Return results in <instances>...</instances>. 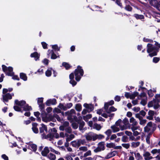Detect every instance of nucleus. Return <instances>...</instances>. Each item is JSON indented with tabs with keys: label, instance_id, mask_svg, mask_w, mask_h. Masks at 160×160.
I'll return each mask as SVG.
<instances>
[{
	"label": "nucleus",
	"instance_id": "obj_27",
	"mask_svg": "<svg viewBox=\"0 0 160 160\" xmlns=\"http://www.w3.org/2000/svg\"><path fill=\"white\" fill-rule=\"evenodd\" d=\"M78 123L79 124V129L80 130H82L84 126L85 125L84 122L82 121H80L78 122Z\"/></svg>",
	"mask_w": 160,
	"mask_h": 160
},
{
	"label": "nucleus",
	"instance_id": "obj_20",
	"mask_svg": "<svg viewBox=\"0 0 160 160\" xmlns=\"http://www.w3.org/2000/svg\"><path fill=\"white\" fill-rule=\"evenodd\" d=\"M47 157L50 160H55L56 158V155L51 153H50Z\"/></svg>",
	"mask_w": 160,
	"mask_h": 160
},
{
	"label": "nucleus",
	"instance_id": "obj_22",
	"mask_svg": "<svg viewBox=\"0 0 160 160\" xmlns=\"http://www.w3.org/2000/svg\"><path fill=\"white\" fill-rule=\"evenodd\" d=\"M133 16L135 17L137 19H144V17L143 15H139L138 14H134Z\"/></svg>",
	"mask_w": 160,
	"mask_h": 160
},
{
	"label": "nucleus",
	"instance_id": "obj_14",
	"mask_svg": "<svg viewBox=\"0 0 160 160\" xmlns=\"http://www.w3.org/2000/svg\"><path fill=\"white\" fill-rule=\"evenodd\" d=\"M42 120L43 122H47L48 121H52V119H53V117L52 116H49L48 118L47 116L45 117H42Z\"/></svg>",
	"mask_w": 160,
	"mask_h": 160
},
{
	"label": "nucleus",
	"instance_id": "obj_35",
	"mask_svg": "<svg viewBox=\"0 0 160 160\" xmlns=\"http://www.w3.org/2000/svg\"><path fill=\"white\" fill-rule=\"evenodd\" d=\"M75 136L73 134H71L69 135V137H68L66 138V141L69 142L74 138Z\"/></svg>",
	"mask_w": 160,
	"mask_h": 160
},
{
	"label": "nucleus",
	"instance_id": "obj_39",
	"mask_svg": "<svg viewBox=\"0 0 160 160\" xmlns=\"http://www.w3.org/2000/svg\"><path fill=\"white\" fill-rule=\"evenodd\" d=\"M143 41L145 42H149L150 43H152L153 42L152 39L147 38L145 37L143 38Z\"/></svg>",
	"mask_w": 160,
	"mask_h": 160
},
{
	"label": "nucleus",
	"instance_id": "obj_50",
	"mask_svg": "<svg viewBox=\"0 0 160 160\" xmlns=\"http://www.w3.org/2000/svg\"><path fill=\"white\" fill-rule=\"evenodd\" d=\"M160 60V58L158 57H154L153 58L152 61L155 63L158 62Z\"/></svg>",
	"mask_w": 160,
	"mask_h": 160
},
{
	"label": "nucleus",
	"instance_id": "obj_46",
	"mask_svg": "<svg viewBox=\"0 0 160 160\" xmlns=\"http://www.w3.org/2000/svg\"><path fill=\"white\" fill-rule=\"evenodd\" d=\"M38 105L41 111H43L45 110V105L43 103L42 104L40 103Z\"/></svg>",
	"mask_w": 160,
	"mask_h": 160
},
{
	"label": "nucleus",
	"instance_id": "obj_42",
	"mask_svg": "<svg viewBox=\"0 0 160 160\" xmlns=\"http://www.w3.org/2000/svg\"><path fill=\"white\" fill-rule=\"evenodd\" d=\"M86 139L87 141H91L92 139V135H87L85 136Z\"/></svg>",
	"mask_w": 160,
	"mask_h": 160
},
{
	"label": "nucleus",
	"instance_id": "obj_3",
	"mask_svg": "<svg viewBox=\"0 0 160 160\" xmlns=\"http://www.w3.org/2000/svg\"><path fill=\"white\" fill-rule=\"evenodd\" d=\"M125 3L126 4L125 6L124 7V9L128 12H131L132 10V7L129 5L127 4L128 3H130L131 5H132V3H131L130 1L128 0H125Z\"/></svg>",
	"mask_w": 160,
	"mask_h": 160
},
{
	"label": "nucleus",
	"instance_id": "obj_41",
	"mask_svg": "<svg viewBox=\"0 0 160 160\" xmlns=\"http://www.w3.org/2000/svg\"><path fill=\"white\" fill-rule=\"evenodd\" d=\"M110 105H109L108 102L105 103L104 108L106 112V111H107L109 109L108 107Z\"/></svg>",
	"mask_w": 160,
	"mask_h": 160
},
{
	"label": "nucleus",
	"instance_id": "obj_52",
	"mask_svg": "<svg viewBox=\"0 0 160 160\" xmlns=\"http://www.w3.org/2000/svg\"><path fill=\"white\" fill-rule=\"evenodd\" d=\"M122 146L124 148L128 149L129 148L130 144L129 143H122Z\"/></svg>",
	"mask_w": 160,
	"mask_h": 160
},
{
	"label": "nucleus",
	"instance_id": "obj_53",
	"mask_svg": "<svg viewBox=\"0 0 160 160\" xmlns=\"http://www.w3.org/2000/svg\"><path fill=\"white\" fill-rule=\"evenodd\" d=\"M69 83L71 84L73 87L75 86L77 82L74 79L70 80L69 81Z\"/></svg>",
	"mask_w": 160,
	"mask_h": 160
},
{
	"label": "nucleus",
	"instance_id": "obj_54",
	"mask_svg": "<svg viewBox=\"0 0 160 160\" xmlns=\"http://www.w3.org/2000/svg\"><path fill=\"white\" fill-rule=\"evenodd\" d=\"M73 128L74 129H77L78 127V125L76 122H73L72 124Z\"/></svg>",
	"mask_w": 160,
	"mask_h": 160
},
{
	"label": "nucleus",
	"instance_id": "obj_48",
	"mask_svg": "<svg viewBox=\"0 0 160 160\" xmlns=\"http://www.w3.org/2000/svg\"><path fill=\"white\" fill-rule=\"evenodd\" d=\"M92 154L90 150H88L86 153H84L83 155V157H86L88 156H90Z\"/></svg>",
	"mask_w": 160,
	"mask_h": 160
},
{
	"label": "nucleus",
	"instance_id": "obj_24",
	"mask_svg": "<svg viewBox=\"0 0 160 160\" xmlns=\"http://www.w3.org/2000/svg\"><path fill=\"white\" fill-rule=\"evenodd\" d=\"M135 157L136 158L137 160H141L143 159V158L141 156L139 152L136 153V152H134Z\"/></svg>",
	"mask_w": 160,
	"mask_h": 160
},
{
	"label": "nucleus",
	"instance_id": "obj_21",
	"mask_svg": "<svg viewBox=\"0 0 160 160\" xmlns=\"http://www.w3.org/2000/svg\"><path fill=\"white\" fill-rule=\"evenodd\" d=\"M62 65L64 67L66 70L69 69L72 67V66H70L68 63L65 62L62 63Z\"/></svg>",
	"mask_w": 160,
	"mask_h": 160
},
{
	"label": "nucleus",
	"instance_id": "obj_28",
	"mask_svg": "<svg viewBox=\"0 0 160 160\" xmlns=\"http://www.w3.org/2000/svg\"><path fill=\"white\" fill-rule=\"evenodd\" d=\"M117 110V109L114 108L113 106H111L109 108L108 110L106 111V112L108 113L109 114L111 112H115Z\"/></svg>",
	"mask_w": 160,
	"mask_h": 160
},
{
	"label": "nucleus",
	"instance_id": "obj_38",
	"mask_svg": "<svg viewBox=\"0 0 160 160\" xmlns=\"http://www.w3.org/2000/svg\"><path fill=\"white\" fill-rule=\"evenodd\" d=\"M52 48L53 49H54L55 51H59L60 50V48H58L57 44L54 45L52 46Z\"/></svg>",
	"mask_w": 160,
	"mask_h": 160
},
{
	"label": "nucleus",
	"instance_id": "obj_2",
	"mask_svg": "<svg viewBox=\"0 0 160 160\" xmlns=\"http://www.w3.org/2000/svg\"><path fill=\"white\" fill-rule=\"evenodd\" d=\"M2 69L4 72L8 71V72L6 73V75L8 76H12L13 75L14 72H13V68L12 67L9 66L8 68L5 65H2Z\"/></svg>",
	"mask_w": 160,
	"mask_h": 160
},
{
	"label": "nucleus",
	"instance_id": "obj_62",
	"mask_svg": "<svg viewBox=\"0 0 160 160\" xmlns=\"http://www.w3.org/2000/svg\"><path fill=\"white\" fill-rule=\"evenodd\" d=\"M77 141L76 140L73 141L71 142V143L72 147H76L77 146Z\"/></svg>",
	"mask_w": 160,
	"mask_h": 160
},
{
	"label": "nucleus",
	"instance_id": "obj_10",
	"mask_svg": "<svg viewBox=\"0 0 160 160\" xmlns=\"http://www.w3.org/2000/svg\"><path fill=\"white\" fill-rule=\"evenodd\" d=\"M50 152V150L48 147H45L43 150L41 152V154L42 156L43 157H47L48 155V154Z\"/></svg>",
	"mask_w": 160,
	"mask_h": 160
},
{
	"label": "nucleus",
	"instance_id": "obj_31",
	"mask_svg": "<svg viewBox=\"0 0 160 160\" xmlns=\"http://www.w3.org/2000/svg\"><path fill=\"white\" fill-rule=\"evenodd\" d=\"M82 105L78 103L76 105L75 109L77 111L80 112L82 110Z\"/></svg>",
	"mask_w": 160,
	"mask_h": 160
},
{
	"label": "nucleus",
	"instance_id": "obj_64",
	"mask_svg": "<svg viewBox=\"0 0 160 160\" xmlns=\"http://www.w3.org/2000/svg\"><path fill=\"white\" fill-rule=\"evenodd\" d=\"M12 78L13 79V80H16L18 81H19L20 80V78L18 77V76L17 75H14V74H13V75L12 76Z\"/></svg>",
	"mask_w": 160,
	"mask_h": 160
},
{
	"label": "nucleus",
	"instance_id": "obj_40",
	"mask_svg": "<svg viewBox=\"0 0 160 160\" xmlns=\"http://www.w3.org/2000/svg\"><path fill=\"white\" fill-rule=\"evenodd\" d=\"M43 98L41 97V98H38V100H37V103L38 105L39 104H42L43 103Z\"/></svg>",
	"mask_w": 160,
	"mask_h": 160
},
{
	"label": "nucleus",
	"instance_id": "obj_4",
	"mask_svg": "<svg viewBox=\"0 0 160 160\" xmlns=\"http://www.w3.org/2000/svg\"><path fill=\"white\" fill-rule=\"evenodd\" d=\"M152 4L151 5L157 8L158 11H160V1H158L157 0H154L153 1L151 2Z\"/></svg>",
	"mask_w": 160,
	"mask_h": 160
},
{
	"label": "nucleus",
	"instance_id": "obj_47",
	"mask_svg": "<svg viewBox=\"0 0 160 160\" xmlns=\"http://www.w3.org/2000/svg\"><path fill=\"white\" fill-rule=\"evenodd\" d=\"M150 155L151 154L148 151L145 152L143 155V156L144 157V159L150 156Z\"/></svg>",
	"mask_w": 160,
	"mask_h": 160
},
{
	"label": "nucleus",
	"instance_id": "obj_43",
	"mask_svg": "<svg viewBox=\"0 0 160 160\" xmlns=\"http://www.w3.org/2000/svg\"><path fill=\"white\" fill-rule=\"evenodd\" d=\"M128 137L125 135L123 136L122 138V142H128Z\"/></svg>",
	"mask_w": 160,
	"mask_h": 160
},
{
	"label": "nucleus",
	"instance_id": "obj_60",
	"mask_svg": "<svg viewBox=\"0 0 160 160\" xmlns=\"http://www.w3.org/2000/svg\"><path fill=\"white\" fill-rule=\"evenodd\" d=\"M64 158L67 160H73L71 156L68 154L66 155Z\"/></svg>",
	"mask_w": 160,
	"mask_h": 160
},
{
	"label": "nucleus",
	"instance_id": "obj_32",
	"mask_svg": "<svg viewBox=\"0 0 160 160\" xmlns=\"http://www.w3.org/2000/svg\"><path fill=\"white\" fill-rule=\"evenodd\" d=\"M152 134L151 132H149L148 135L146 138V142L147 143L149 144H150V136Z\"/></svg>",
	"mask_w": 160,
	"mask_h": 160
},
{
	"label": "nucleus",
	"instance_id": "obj_25",
	"mask_svg": "<svg viewBox=\"0 0 160 160\" xmlns=\"http://www.w3.org/2000/svg\"><path fill=\"white\" fill-rule=\"evenodd\" d=\"M52 68H50L48 69L45 72V75L48 77H50L52 75Z\"/></svg>",
	"mask_w": 160,
	"mask_h": 160
},
{
	"label": "nucleus",
	"instance_id": "obj_58",
	"mask_svg": "<svg viewBox=\"0 0 160 160\" xmlns=\"http://www.w3.org/2000/svg\"><path fill=\"white\" fill-rule=\"evenodd\" d=\"M41 44L42 45V47L43 49H46L48 48L47 47V44L45 42H41Z\"/></svg>",
	"mask_w": 160,
	"mask_h": 160
},
{
	"label": "nucleus",
	"instance_id": "obj_55",
	"mask_svg": "<svg viewBox=\"0 0 160 160\" xmlns=\"http://www.w3.org/2000/svg\"><path fill=\"white\" fill-rule=\"evenodd\" d=\"M79 149L80 150H82L83 151H86L88 150L87 147L85 146H82L79 148Z\"/></svg>",
	"mask_w": 160,
	"mask_h": 160
},
{
	"label": "nucleus",
	"instance_id": "obj_59",
	"mask_svg": "<svg viewBox=\"0 0 160 160\" xmlns=\"http://www.w3.org/2000/svg\"><path fill=\"white\" fill-rule=\"evenodd\" d=\"M65 130L67 132L69 133H71L72 131V129L70 127H68L67 128H66Z\"/></svg>",
	"mask_w": 160,
	"mask_h": 160
},
{
	"label": "nucleus",
	"instance_id": "obj_5",
	"mask_svg": "<svg viewBox=\"0 0 160 160\" xmlns=\"http://www.w3.org/2000/svg\"><path fill=\"white\" fill-rule=\"evenodd\" d=\"M74 73H77L79 74L82 76L84 74V71L83 69L82 68L81 66L78 65L77 67V68L74 70Z\"/></svg>",
	"mask_w": 160,
	"mask_h": 160
},
{
	"label": "nucleus",
	"instance_id": "obj_57",
	"mask_svg": "<svg viewBox=\"0 0 160 160\" xmlns=\"http://www.w3.org/2000/svg\"><path fill=\"white\" fill-rule=\"evenodd\" d=\"M123 122L125 125L128 124L129 123V121L128 119L126 118H125L123 120Z\"/></svg>",
	"mask_w": 160,
	"mask_h": 160
},
{
	"label": "nucleus",
	"instance_id": "obj_6",
	"mask_svg": "<svg viewBox=\"0 0 160 160\" xmlns=\"http://www.w3.org/2000/svg\"><path fill=\"white\" fill-rule=\"evenodd\" d=\"M3 100L4 102H8V100L12 98V95L9 93H8L2 95Z\"/></svg>",
	"mask_w": 160,
	"mask_h": 160
},
{
	"label": "nucleus",
	"instance_id": "obj_26",
	"mask_svg": "<svg viewBox=\"0 0 160 160\" xmlns=\"http://www.w3.org/2000/svg\"><path fill=\"white\" fill-rule=\"evenodd\" d=\"M51 58L52 59H56L58 57L59 58V56H57L56 55L55 53L53 50H52L51 51Z\"/></svg>",
	"mask_w": 160,
	"mask_h": 160
},
{
	"label": "nucleus",
	"instance_id": "obj_61",
	"mask_svg": "<svg viewBox=\"0 0 160 160\" xmlns=\"http://www.w3.org/2000/svg\"><path fill=\"white\" fill-rule=\"evenodd\" d=\"M102 151V150L98 146L95 149H94L93 150L94 152L95 153H97L98 152H100Z\"/></svg>",
	"mask_w": 160,
	"mask_h": 160
},
{
	"label": "nucleus",
	"instance_id": "obj_44",
	"mask_svg": "<svg viewBox=\"0 0 160 160\" xmlns=\"http://www.w3.org/2000/svg\"><path fill=\"white\" fill-rule=\"evenodd\" d=\"M147 97L145 99H142L141 100V101L140 102V104L142 105L143 106H145L147 104Z\"/></svg>",
	"mask_w": 160,
	"mask_h": 160
},
{
	"label": "nucleus",
	"instance_id": "obj_1",
	"mask_svg": "<svg viewBox=\"0 0 160 160\" xmlns=\"http://www.w3.org/2000/svg\"><path fill=\"white\" fill-rule=\"evenodd\" d=\"M154 42H155V46L150 43L147 45V52L149 53V56L151 57L157 55L160 50V43L156 41H154Z\"/></svg>",
	"mask_w": 160,
	"mask_h": 160
},
{
	"label": "nucleus",
	"instance_id": "obj_34",
	"mask_svg": "<svg viewBox=\"0 0 160 160\" xmlns=\"http://www.w3.org/2000/svg\"><path fill=\"white\" fill-rule=\"evenodd\" d=\"M140 144V142H133L131 143V146L133 148H136L138 147Z\"/></svg>",
	"mask_w": 160,
	"mask_h": 160
},
{
	"label": "nucleus",
	"instance_id": "obj_37",
	"mask_svg": "<svg viewBox=\"0 0 160 160\" xmlns=\"http://www.w3.org/2000/svg\"><path fill=\"white\" fill-rule=\"evenodd\" d=\"M75 77V80L77 81H79L81 78L82 76H81L80 75H79L78 74H77V73H74Z\"/></svg>",
	"mask_w": 160,
	"mask_h": 160
},
{
	"label": "nucleus",
	"instance_id": "obj_17",
	"mask_svg": "<svg viewBox=\"0 0 160 160\" xmlns=\"http://www.w3.org/2000/svg\"><path fill=\"white\" fill-rule=\"evenodd\" d=\"M20 78L24 81H27L28 78L26 74L23 72H21L20 73Z\"/></svg>",
	"mask_w": 160,
	"mask_h": 160
},
{
	"label": "nucleus",
	"instance_id": "obj_30",
	"mask_svg": "<svg viewBox=\"0 0 160 160\" xmlns=\"http://www.w3.org/2000/svg\"><path fill=\"white\" fill-rule=\"evenodd\" d=\"M92 117L91 114H88L85 116H83V119L86 122H88L89 119L91 118Z\"/></svg>",
	"mask_w": 160,
	"mask_h": 160
},
{
	"label": "nucleus",
	"instance_id": "obj_9",
	"mask_svg": "<svg viewBox=\"0 0 160 160\" xmlns=\"http://www.w3.org/2000/svg\"><path fill=\"white\" fill-rule=\"evenodd\" d=\"M14 103L15 104L20 106L22 108L26 104V102L25 101L22 100L19 101L17 99L15 100Z\"/></svg>",
	"mask_w": 160,
	"mask_h": 160
},
{
	"label": "nucleus",
	"instance_id": "obj_16",
	"mask_svg": "<svg viewBox=\"0 0 160 160\" xmlns=\"http://www.w3.org/2000/svg\"><path fill=\"white\" fill-rule=\"evenodd\" d=\"M30 148H31L32 151L35 152H36L37 150V145L35 144L32 143L29 144L27 148L29 149Z\"/></svg>",
	"mask_w": 160,
	"mask_h": 160
},
{
	"label": "nucleus",
	"instance_id": "obj_45",
	"mask_svg": "<svg viewBox=\"0 0 160 160\" xmlns=\"http://www.w3.org/2000/svg\"><path fill=\"white\" fill-rule=\"evenodd\" d=\"M152 90L150 89L149 90H148V94L149 97H152L153 96L154 94L152 92Z\"/></svg>",
	"mask_w": 160,
	"mask_h": 160
},
{
	"label": "nucleus",
	"instance_id": "obj_18",
	"mask_svg": "<svg viewBox=\"0 0 160 160\" xmlns=\"http://www.w3.org/2000/svg\"><path fill=\"white\" fill-rule=\"evenodd\" d=\"M23 111H28L32 110V107L29 106L28 104H26L23 107Z\"/></svg>",
	"mask_w": 160,
	"mask_h": 160
},
{
	"label": "nucleus",
	"instance_id": "obj_15",
	"mask_svg": "<svg viewBox=\"0 0 160 160\" xmlns=\"http://www.w3.org/2000/svg\"><path fill=\"white\" fill-rule=\"evenodd\" d=\"M97 156L102 158H104L105 159H109L110 158L114 157L113 153L112 152H110L108 153L105 158L102 157L99 155H98Z\"/></svg>",
	"mask_w": 160,
	"mask_h": 160
},
{
	"label": "nucleus",
	"instance_id": "obj_49",
	"mask_svg": "<svg viewBox=\"0 0 160 160\" xmlns=\"http://www.w3.org/2000/svg\"><path fill=\"white\" fill-rule=\"evenodd\" d=\"M49 60L47 58H44L42 61V62L45 65L47 66L49 63Z\"/></svg>",
	"mask_w": 160,
	"mask_h": 160
},
{
	"label": "nucleus",
	"instance_id": "obj_33",
	"mask_svg": "<svg viewBox=\"0 0 160 160\" xmlns=\"http://www.w3.org/2000/svg\"><path fill=\"white\" fill-rule=\"evenodd\" d=\"M107 147L109 148H114V146H115V143L113 142H111L110 143H107L106 145Z\"/></svg>",
	"mask_w": 160,
	"mask_h": 160
},
{
	"label": "nucleus",
	"instance_id": "obj_63",
	"mask_svg": "<svg viewBox=\"0 0 160 160\" xmlns=\"http://www.w3.org/2000/svg\"><path fill=\"white\" fill-rule=\"evenodd\" d=\"M122 120L121 119H119L118 121H117L115 122V125L116 126H120L121 122H122Z\"/></svg>",
	"mask_w": 160,
	"mask_h": 160
},
{
	"label": "nucleus",
	"instance_id": "obj_13",
	"mask_svg": "<svg viewBox=\"0 0 160 160\" xmlns=\"http://www.w3.org/2000/svg\"><path fill=\"white\" fill-rule=\"evenodd\" d=\"M32 130L33 132L35 133H38V128H37L38 124L36 122H33L32 124Z\"/></svg>",
	"mask_w": 160,
	"mask_h": 160
},
{
	"label": "nucleus",
	"instance_id": "obj_19",
	"mask_svg": "<svg viewBox=\"0 0 160 160\" xmlns=\"http://www.w3.org/2000/svg\"><path fill=\"white\" fill-rule=\"evenodd\" d=\"M114 2L115 4L118 6L121 9L124 8V7L121 2V0H115Z\"/></svg>",
	"mask_w": 160,
	"mask_h": 160
},
{
	"label": "nucleus",
	"instance_id": "obj_12",
	"mask_svg": "<svg viewBox=\"0 0 160 160\" xmlns=\"http://www.w3.org/2000/svg\"><path fill=\"white\" fill-rule=\"evenodd\" d=\"M30 57L32 58H34L35 60L36 61L39 60L40 54L37 52H36L32 53L30 55Z\"/></svg>",
	"mask_w": 160,
	"mask_h": 160
},
{
	"label": "nucleus",
	"instance_id": "obj_7",
	"mask_svg": "<svg viewBox=\"0 0 160 160\" xmlns=\"http://www.w3.org/2000/svg\"><path fill=\"white\" fill-rule=\"evenodd\" d=\"M56 103L57 100L55 98L49 99L46 102V104L47 106H50L51 104L55 105Z\"/></svg>",
	"mask_w": 160,
	"mask_h": 160
},
{
	"label": "nucleus",
	"instance_id": "obj_51",
	"mask_svg": "<svg viewBox=\"0 0 160 160\" xmlns=\"http://www.w3.org/2000/svg\"><path fill=\"white\" fill-rule=\"evenodd\" d=\"M13 108L14 110L17 112H19L21 111V108L19 107L17 105H15L13 106Z\"/></svg>",
	"mask_w": 160,
	"mask_h": 160
},
{
	"label": "nucleus",
	"instance_id": "obj_29",
	"mask_svg": "<svg viewBox=\"0 0 160 160\" xmlns=\"http://www.w3.org/2000/svg\"><path fill=\"white\" fill-rule=\"evenodd\" d=\"M111 128L112 129L113 132L114 133L118 132L120 130L119 128L117 127L115 125L112 126Z\"/></svg>",
	"mask_w": 160,
	"mask_h": 160
},
{
	"label": "nucleus",
	"instance_id": "obj_23",
	"mask_svg": "<svg viewBox=\"0 0 160 160\" xmlns=\"http://www.w3.org/2000/svg\"><path fill=\"white\" fill-rule=\"evenodd\" d=\"M104 142H100L98 143V146L102 150V151H103L105 149V147L104 146Z\"/></svg>",
	"mask_w": 160,
	"mask_h": 160
},
{
	"label": "nucleus",
	"instance_id": "obj_36",
	"mask_svg": "<svg viewBox=\"0 0 160 160\" xmlns=\"http://www.w3.org/2000/svg\"><path fill=\"white\" fill-rule=\"evenodd\" d=\"M94 125L95 127L94 128L98 131L100 130L102 128L101 125L100 124H98L97 123L94 124Z\"/></svg>",
	"mask_w": 160,
	"mask_h": 160
},
{
	"label": "nucleus",
	"instance_id": "obj_8",
	"mask_svg": "<svg viewBox=\"0 0 160 160\" xmlns=\"http://www.w3.org/2000/svg\"><path fill=\"white\" fill-rule=\"evenodd\" d=\"M49 132L50 133L49 134L47 135H46L45 133H43L42 135V138L44 139H46L49 138L50 139L49 140L50 141L54 137V134L51 133L50 132Z\"/></svg>",
	"mask_w": 160,
	"mask_h": 160
},
{
	"label": "nucleus",
	"instance_id": "obj_56",
	"mask_svg": "<svg viewBox=\"0 0 160 160\" xmlns=\"http://www.w3.org/2000/svg\"><path fill=\"white\" fill-rule=\"evenodd\" d=\"M43 125H44V124L43 123H42L41 124V125L42 126V127H40L39 128V132H40V133H44V127H43Z\"/></svg>",
	"mask_w": 160,
	"mask_h": 160
},
{
	"label": "nucleus",
	"instance_id": "obj_11",
	"mask_svg": "<svg viewBox=\"0 0 160 160\" xmlns=\"http://www.w3.org/2000/svg\"><path fill=\"white\" fill-rule=\"evenodd\" d=\"M83 106L86 109L89 110V112H91L94 109V105L92 104H88L87 103H85L83 104Z\"/></svg>",
	"mask_w": 160,
	"mask_h": 160
}]
</instances>
